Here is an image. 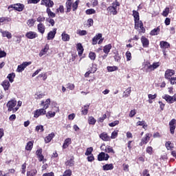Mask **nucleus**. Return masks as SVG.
I'll return each mask as SVG.
<instances>
[{
  "label": "nucleus",
  "instance_id": "nucleus-13",
  "mask_svg": "<svg viewBox=\"0 0 176 176\" xmlns=\"http://www.w3.org/2000/svg\"><path fill=\"white\" fill-rule=\"evenodd\" d=\"M100 149L102 151H104L107 153H115V151H113V148H112V147H111V146H101Z\"/></svg>",
  "mask_w": 176,
  "mask_h": 176
},
{
  "label": "nucleus",
  "instance_id": "nucleus-45",
  "mask_svg": "<svg viewBox=\"0 0 176 176\" xmlns=\"http://www.w3.org/2000/svg\"><path fill=\"white\" fill-rule=\"evenodd\" d=\"M36 173H38V171H36V170H32L30 171H28L27 176H35V175H36Z\"/></svg>",
  "mask_w": 176,
  "mask_h": 176
},
{
  "label": "nucleus",
  "instance_id": "nucleus-58",
  "mask_svg": "<svg viewBox=\"0 0 176 176\" xmlns=\"http://www.w3.org/2000/svg\"><path fill=\"white\" fill-rule=\"evenodd\" d=\"M78 1H76L73 4H72L73 12H75V10L78 9Z\"/></svg>",
  "mask_w": 176,
  "mask_h": 176
},
{
  "label": "nucleus",
  "instance_id": "nucleus-43",
  "mask_svg": "<svg viewBox=\"0 0 176 176\" xmlns=\"http://www.w3.org/2000/svg\"><path fill=\"white\" fill-rule=\"evenodd\" d=\"M89 105L84 106V109L82 110V115H87V113H89Z\"/></svg>",
  "mask_w": 176,
  "mask_h": 176
},
{
  "label": "nucleus",
  "instance_id": "nucleus-21",
  "mask_svg": "<svg viewBox=\"0 0 176 176\" xmlns=\"http://www.w3.org/2000/svg\"><path fill=\"white\" fill-rule=\"evenodd\" d=\"M100 138L102 140V141H109L111 140V138L108 134L105 132L102 133L99 135Z\"/></svg>",
  "mask_w": 176,
  "mask_h": 176
},
{
  "label": "nucleus",
  "instance_id": "nucleus-3",
  "mask_svg": "<svg viewBox=\"0 0 176 176\" xmlns=\"http://www.w3.org/2000/svg\"><path fill=\"white\" fill-rule=\"evenodd\" d=\"M162 98L168 102V104H173L176 101V94L173 96H170V95H165L162 96Z\"/></svg>",
  "mask_w": 176,
  "mask_h": 176
},
{
  "label": "nucleus",
  "instance_id": "nucleus-5",
  "mask_svg": "<svg viewBox=\"0 0 176 176\" xmlns=\"http://www.w3.org/2000/svg\"><path fill=\"white\" fill-rule=\"evenodd\" d=\"M102 38V34H98L96 36H94L92 38V42H93V45H97V41H98V39H100V41H98V45H101V43H102L104 38Z\"/></svg>",
  "mask_w": 176,
  "mask_h": 176
},
{
  "label": "nucleus",
  "instance_id": "nucleus-18",
  "mask_svg": "<svg viewBox=\"0 0 176 176\" xmlns=\"http://www.w3.org/2000/svg\"><path fill=\"white\" fill-rule=\"evenodd\" d=\"M141 42L143 47H148V46H149V40L144 36L141 37Z\"/></svg>",
  "mask_w": 176,
  "mask_h": 176
},
{
  "label": "nucleus",
  "instance_id": "nucleus-50",
  "mask_svg": "<svg viewBox=\"0 0 176 176\" xmlns=\"http://www.w3.org/2000/svg\"><path fill=\"white\" fill-rule=\"evenodd\" d=\"M43 125H38L36 126V131L43 133L44 131Z\"/></svg>",
  "mask_w": 176,
  "mask_h": 176
},
{
  "label": "nucleus",
  "instance_id": "nucleus-41",
  "mask_svg": "<svg viewBox=\"0 0 176 176\" xmlns=\"http://www.w3.org/2000/svg\"><path fill=\"white\" fill-rule=\"evenodd\" d=\"M159 32H160V29L159 28H157L151 30V32H150V35H157Z\"/></svg>",
  "mask_w": 176,
  "mask_h": 176
},
{
  "label": "nucleus",
  "instance_id": "nucleus-54",
  "mask_svg": "<svg viewBox=\"0 0 176 176\" xmlns=\"http://www.w3.org/2000/svg\"><path fill=\"white\" fill-rule=\"evenodd\" d=\"M126 61H131V52L129 51L126 52Z\"/></svg>",
  "mask_w": 176,
  "mask_h": 176
},
{
  "label": "nucleus",
  "instance_id": "nucleus-6",
  "mask_svg": "<svg viewBox=\"0 0 176 176\" xmlns=\"http://www.w3.org/2000/svg\"><path fill=\"white\" fill-rule=\"evenodd\" d=\"M42 115H46V110L45 109H39L34 112V118H39Z\"/></svg>",
  "mask_w": 176,
  "mask_h": 176
},
{
  "label": "nucleus",
  "instance_id": "nucleus-40",
  "mask_svg": "<svg viewBox=\"0 0 176 176\" xmlns=\"http://www.w3.org/2000/svg\"><path fill=\"white\" fill-rule=\"evenodd\" d=\"M96 122H97V120L94 119V117L93 116L89 117L88 118L89 124H92V125L96 124Z\"/></svg>",
  "mask_w": 176,
  "mask_h": 176
},
{
  "label": "nucleus",
  "instance_id": "nucleus-34",
  "mask_svg": "<svg viewBox=\"0 0 176 176\" xmlns=\"http://www.w3.org/2000/svg\"><path fill=\"white\" fill-rule=\"evenodd\" d=\"M165 146L168 151H172L174 148V144H173L170 141L166 142Z\"/></svg>",
  "mask_w": 176,
  "mask_h": 176
},
{
  "label": "nucleus",
  "instance_id": "nucleus-57",
  "mask_svg": "<svg viewBox=\"0 0 176 176\" xmlns=\"http://www.w3.org/2000/svg\"><path fill=\"white\" fill-rule=\"evenodd\" d=\"M29 27H33V25L35 24V20L34 19H29L27 23Z\"/></svg>",
  "mask_w": 176,
  "mask_h": 176
},
{
  "label": "nucleus",
  "instance_id": "nucleus-64",
  "mask_svg": "<svg viewBox=\"0 0 176 176\" xmlns=\"http://www.w3.org/2000/svg\"><path fill=\"white\" fill-rule=\"evenodd\" d=\"M170 82V85H175L176 83V77H171L170 79H169Z\"/></svg>",
  "mask_w": 176,
  "mask_h": 176
},
{
  "label": "nucleus",
  "instance_id": "nucleus-51",
  "mask_svg": "<svg viewBox=\"0 0 176 176\" xmlns=\"http://www.w3.org/2000/svg\"><path fill=\"white\" fill-rule=\"evenodd\" d=\"M74 164H75V162L72 158L70 160L66 162L65 163L66 166H69L70 167H72V166H74Z\"/></svg>",
  "mask_w": 176,
  "mask_h": 176
},
{
  "label": "nucleus",
  "instance_id": "nucleus-35",
  "mask_svg": "<svg viewBox=\"0 0 176 176\" xmlns=\"http://www.w3.org/2000/svg\"><path fill=\"white\" fill-rule=\"evenodd\" d=\"M133 16L134 17L135 21H138V20H140V13L138 12V11L133 10Z\"/></svg>",
  "mask_w": 176,
  "mask_h": 176
},
{
  "label": "nucleus",
  "instance_id": "nucleus-14",
  "mask_svg": "<svg viewBox=\"0 0 176 176\" xmlns=\"http://www.w3.org/2000/svg\"><path fill=\"white\" fill-rule=\"evenodd\" d=\"M41 5H45L47 8H53L54 3L52 0H41Z\"/></svg>",
  "mask_w": 176,
  "mask_h": 176
},
{
  "label": "nucleus",
  "instance_id": "nucleus-12",
  "mask_svg": "<svg viewBox=\"0 0 176 176\" xmlns=\"http://www.w3.org/2000/svg\"><path fill=\"white\" fill-rule=\"evenodd\" d=\"M56 34H57V29L54 28L52 31H50L47 34V41H52V39H54V36H56Z\"/></svg>",
  "mask_w": 176,
  "mask_h": 176
},
{
  "label": "nucleus",
  "instance_id": "nucleus-49",
  "mask_svg": "<svg viewBox=\"0 0 176 176\" xmlns=\"http://www.w3.org/2000/svg\"><path fill=\"white\" fill-rule=\"evenodd\" d=\"M89 57L91 60H92L93 61H94V60H96V53L93 52H89Z\"/></svg>",
  "mask_w": 176,
  "mask_h": 176
},
{
  "label": "nucleus",
  "instance_id": "nucleus-47",
  "mask_svg": "<svg viewBox=\"0 0 176 176\" xmlns=\"http://www.w3.org/2000/svg\"><path fill=\"white\" fill-rule=\"evenodd\" d=\"M141 23L142 24V21L138 20V21H135V30H138L140 27L141 26Z\"/></svg>",
  "mask_w": 176,
  "mask_h": 176
},
{
  "label": "nucleus",
  "instance_id": "nucleus-16",
  "mask_svg": "<svg viewBox=\"0 0 176 176\" xmlns=\"http://www.w3.org/2000/svg\"><path fill=\"white\" fill-rule=\"evenodd\" d=\"M175 72L173 69H167L165 72V78L166 79H170L173 75H174Z\"/></svg>",
  "mask_w": 176,
  "mask_h": 176
},
{
  "label": "nucleus",
  "instance_id": "nucleus-53",
  "mask_svg": "<svg viewBox=\"0 0 176 176\" xmlns=\"http://www.w3.org/2000/svg\"><path fill=\"white\" fill-rule=\"evenodd\" d=\"M86 14H95L96 11L94 9L91 8V9H88L85 11Z\"/></svg>",
  "mask_w": 176,
  "mask_h": 176
},
{
  "label": "nucleus",
  "instance_id": "nucleus-32",
  "mask_svg": "<svg viewBox=\"0 0 176 176\" xmlns=\"http://www.w3.org/2000/svg\"><path fill=\"white\" fill-rule=\"evenodd\" d=\"M33 146H34V142L30 141L27 143V144L25 146V149H26V151H32Z\"/></svg>",
  "mask_w": 176,
  "mask_h": 176
},
{
  "label": "nucleus",
  "instance_id": "nucleus-42",
  "mask_svg": "<svg viewBox=\"0 0 176 176\" xmlns=\"http://www.w3.org/2000/svg\"><path fill=\"white\" fill-rule=\"evenodd\" d=\"M107 71L109 72H113L114 71H118V67L116 66H108Z\"/></svg>",
  "mask_w": 176,
  "mask_h": 176
},
{
  "label": "nucleus",
  "instance_id": "nucleus-36",
  "mask_svg": "<svg viewBox=\"0 0 176 176\" xmlns=\"http://www.w3.org/2000/svg\"><path fill=\"white\" fill-rule=\"evenodd\" d=\"M10 21H12V19L9 17L0 18V24L1 23H4V24H6V23H9Z\"/></svg>",
  "mask_w": 176,
  "mask_h": 176
},
{
  "label": "nucleus",
  "instance_id": "nucleus-31",
  "mask_svg": "<svg viewBox=\"0 0 176 176\" xmlns=\"http://www.w3.org/2000/svg\"><path fill=\"white\" fill-rule=\"evenodd\" d=\"M77 50L78 52V56H82V54H83L84 49L81 43L77 44Z\"/></svg>",
  "mask_w": 176,
  "mask_h": 176
},
{
  "label": "nucleus",
  "instance_id": "nucleus-4",
  "mask_svg": "<svg viewBox=\"0 0 176 176\" xmlns=\"http://www.w3.org/2000/svg\"><path fill=\"white\" fill-rule=\"evenodd\" d=\"M10 8H13L15 10H17V12H23V10H24V5L21 4V3H16V4H14V5H10L8 7V10Z\"/></svg>",
  "mask_w": 176,
  "mask_h": 176
},
{
  "label": "nucleus",
  "instance_id": "nucleus-22",
  "mask_svg": "<svg viewBox=\"0 0 176 176\" xmlns=\"http://www.w3.org/2000/svg\"><path fill=\"white\" fill-rule=\"evenodd\" d=\"M72 142V139L69 138L65 140L63 145V148L67 149V148L69 147V145H71Z\"/></svg>",
  "mask_w": 176,
  "mask_h": 176
},
{
  "label": "nucleus",
  "instance_id": "nucleus-17",
  "mask_svg": "<svg viewBox=\"0 0 176 176\" xmlns=\"http://www.w3.org/2000/svg\"><path fill=\"white\" fill-rule=\"evenodd\" d=\"M37 30L40 32V34H42V35H43V34H45V30H46V28L45 27V25H43V23H40L37 25Z\"/></svg>",
  "mask_w": 176,
  "mask_h": 176
},
{
  "label": "nucleus",
  "instance_id": "nucleus-2",
  "mask_svg": "<svg viewBox=\"0 0 176 176\" xmlns=\"http://www.w3.org/2000/svg\"><path fill=\"white\" fill-rule=\"evenodd\" d=\"M16 105H17V101H16V100H11L10 101H8V102L6 104V107L8 109V112H17V111H19V107H16ZM14 107H16L14 108Z\"/></svg>",
  "mask_w": 176,
  "mask_h": 176
},
{
  "label": "nucleus",
  "instance_id": "nucleus-19",
  "mask_svg": "<svg viewBox=\"0 0 176 176\" xmlns=\"http://www.w3.org/2000/svg\"><path fill=\"white\" fill-rule=\"evenodd\" d=\"M36 155L38 157L39 162H43L45 157L42 155V148H39L36 151Z\"/></svg>",
  "mask_w": 176,
  "mask_h": 176
},
{
  "label": "nucleus",
  "instance_id": "nucleus-37",
  "mask_svg": "<svg viewBox=\"0 0 176 176\" xmlns=\"http://www.w3.org/2000/svg\"><path fill=\"white\" fill-rule=\"evenodd\" d=\"M131 93V87H128L125 91H124L123 97L127 98Z\"/></svg>",
  "mask_w": 176,
  "mask_h": 176
},
{
  "label": "nucleus",
  "instance_id": "nucleus-29",
  "mask_svg": "<svg viewBox=\"0 0 176 176\" xmlns=\"http://www.w3.org/2000/svg\"><path fill=\"white\" fill-rule=\"evenodd\" d=\"M112 49V45L108 44L104 47L103 52L105 54H108L111 50Z\"/></svg>",
  "mask_w": 176,
  "mask_h": 176
},
{
  "label": "nucleus",
  "instance_id": "nucleus-38",
  "mask_svg": "<svg viewBox=\"0 0 176 176\" xmlns=\"http://www.w3.org/2000/svg\"><path fill=\"white\" fill-rule=\"evenodd\" d=\"M46 12L49 17H52V18L56 17V14L52 12V10H50V8H47Z\"/></svg>",
  "mask_w": 176,
  "mask_h": 176
},
{
  "label": "nucleus",
  "instance_id": "nucleus-61",
  "mask_svg": "<svg viewBox=\"0 0 176 176\" xmlns=\"http://www.w3.org/2000/svg\"><path fill=\"white\" fill-rule=\"evenodd\" d=\"M71 175H72V170H67L66 171H65V173L63 175V176H71Z\"/></svg>",
  "mask_w": 176,
  "mask_h": 176
},
{
  "label": "nucleus",
  "instance_id": "nucleus-44",
  "mask_svg": "<svg viewBox=\"0 0 176 176\" xmlns=\"http://www.w3.org/2000/svg\"><path fill=\"white\" fill-rule=\"evenodd\" d=\"M168 13H170V8L166 7L162 12V16H164V17H167Z\"/></svg>",
  "mask_w": 176,
  "mask_h": 176
},
{
  "label": "nucleus",
  "instance_id": "nucleus-60",
  "mask_svg": "<svg viewBox=\"0 0 176 176\" xmlns=\"http://www.w3.org/2000/svg\"><path fill=\"white\" fill-rule=\"evenodd\" d=\"M118 124H119V120H116L111 123H109V126H110V127H115V126H118Z\"/></svg>",
  "mask_w": 176,
  "mask_h": 176
},
{
  "label": "nucleus",
  "instance_id": "nucleus-25",
  "mask_svg": "<svg viewBox=\"0 0 176 176\" xmlns=\"http://www.w3.org/2000/svg\"><path fill=\"white\" fill-rule=\"evenodd\" d=\"M54 133H50L45 138V144H49L53 138H54Z\"/></svg>",
  "mask_w": 176,
  "mask_h": 176
},
{
  "label": "nucleus",
  "instance_id": "nucleus-8",
  "mask_svg": "<svg viewBox=\"0 0 176 176\" xmlns=\"http://www.w3.org/2000/svg\"><path fill=\"white\" fill-rule=\"evenodd\" d=\"M149 140H151V134L146 133L145 135V137L142 138L141 142L140 143V146H142L143 145H146L148 142H149Z\"/></svg>",
  "mask_w": 176,
  "mask_h": 176
},
{
  "label": "nucleus",
  "instance_id": "nucleus-26",
  "mask_svg": "<svg viewBox=\"0 0 176 176\" xmlns=\"http://www.w3.org/2000/svg\"><path fill=\"white\" fill-rule=\"evenodd\" d=\"M41 105H43V109H45V110H46V109H47V108H49V105H50V99H47L46 100H45V102H44V101H42L41 102Z\"/></svg>",
  "mask_w": 176,
  "mask_h": 176
},
{
  "label": "nucleus",
  "instance_id": "nucleus-11",
  "mask_svg": "<svg viewBox=\"0 0 176 176\" xmlns=\"http://www.w3.org/2000/svg\"><path fill=\"white\" fill-rule=\"evenodd\" d=\"M0 32L3 38H8V39H12V33H10V32L0 29Z\"/></svg>",
  "mask_w": 176,
  "mask_h": 176
},
{
  "label": "nucleus",
  "instance_id": "nucleus-55",
  "mask_svg": "<svg viewBox=\"0 0 176 176\" xmlns=\"http://www.w3.org/2000/svg\"><path fill=\"white\" fill-rule=\"evenodd\" d=\"M118 133H119V131H114L112 132L111 136V140H115V138L118 137Z\"/></svg>",
  "mask_w": 176,
  "mask_h": 176
},
{
  "label": "nucleus",
  "instance_id": "nucleus-48",
  "mask_svg": "<svg viewBox=\"0 0 176 176\" xmlns=\"http://www.w3.org/2000/svg\"><path fill=\"white\" fill-rule=\"evenodd\" d=\"M43 97H45V94H36L34 95V98L36 100H41V98H43Z\"/></svg>",
  "mask_w": 176,
  "mask_h": 176
},
{
  "label": "nucleus",
  "instance_id": "nucleus-1",
  "mask_svg": "<svg viewBox=\"0 0 176 176\" xmlns=\"http://www.w3.org/2000/svg\"><path fill=\"white\" fill-rule=\"evenodd\" d=\"M120 6V3L119 1H115L112 3L111 6L107 8V10L110 13V14H113V16L118 14V9Z\"/></svg>",
  "mask_w": 176,
  "mask_h": 176
},
{
  "label": "nucleus",
  "instance_id": "nucleus-28",
  "mask_svg": "<svg viewBox=\"0 0 176 176\" xmlns=\"http://www.w3.org/2000/svg\"><path fill=\"white\" fill-rule=\"evenodd\" d=\"M104 171H108V170H113V164H107L102 166Z\"/></svg>",
  "mask_w": 176,
  "mask_h": 176
},
{
  "label": "nucleus",
  "instance_id": "nucleus-39",
  "mask_svg": "<svg viewBox=\"0 0 176 176\" xmlns=\"http://www.w3.org/2000/svg\"><path fill=\"white\" fill-rule=\"evenodd\" d=\"M66 8H67V13H69V12H71V9L72 8V2L67 1L66 2Z\"/></svg>",
  "mask_w": 176,
  "mask_h": 176
},
{
  "label": "nucleus",
  "instance_id": "nucleus-33",
  "mask_svg": "<svg viewBox=\"0 0 176 176\" xmlns=\"http://www.w3.org/2000/svg\"><path fill=\"white\" fill-rule=\"evenodd\" d=\"M7 78L10 83H13V82L14 81V78H16V74L14 73H11L8 75Z\"/></svg>",
  "mask_w": 176,
  "mask_h": 176
},
{
  "label": "nucleus",
  "instance_id": "nucleus-46",
  "mask_svg": "<svg viewBox=\"0 0 176 176\" xmlns=\"http://www.w3.org/2000/svg\"><path fill=\"white\" fill-rule=\"evenodd\" d=\"M77 34L80 35V36H83L85 35H87V32L86 30H78Z\"/></svg>",
  "mask_w": 176,
  "mask_h": 176
},
{
  "label": "nucleus",
  "instance_id": "nucleus-59",
  "mask_svg": "<svg viewBox=\"0 0 176 176\" xmlns=\"http://www.w3.org/2000/svg\"><path fill=\"white\" fill-rule=\"evenodd\" d=\"M66 86L67 89H69V90H74V89H75V85L72 83H68Z\"/></svg>",
  "mask_w": 176,
  "mask_h": 176
},
{
  "label": "nucleus",
  "instance_id": "nucleus-24",
  "mask_svg": "<svg viewBox=\"0 0 176 176\" xmlns=\"http://www.w3.org/2000/svg\"><path fill=\"white\" fill-rule=\"evenodd\" d=\"M49 51V45L46 44L44 47V49L41 50V51L39 53L40 57H42V56H45L46 53Z\"/></svg>",
  "mask_w": 176,
  "mask_h": 176
},
{
  "label": "nucleus",
  "instance_id": "nucleus-23",
  "mask_svg": "<svg viewBox=\"0 0 176 176\" xmlns=\"http://www.w3.org/2000/svg\"><path fill=\"white\" fill-rule=\"evenodd\" d=\"M144 69L146 72H151L152 69V65L151 63L146 62L144 66Z\"/></svg>",
  "mask_w": 176,
  "mask_h": 176
},
{
  "label": "nucleus",
  "instance_id": "nucleus-52",
  "mask_svg": "<svg viewBox=\"0 0 176 176\" xmlns=\"http://www.w3.org/2000/svg\"><path fill=\"white\" fill-rule=\"evenodd\" d=\"M46 116L48 119H50V118H54V116H56V112L54 111L52 113V111H49Z\"/></svg>",
  "mask_w": 176,
  "mask_h": 176
},
{
  "label": "nucleus",
  "instance_id": "nucleus-63",
  "mask_svg": "<svg viewBox=\"0 0 176 176\" xmlns=\"http://www.w3.org/2000/svg\"><path fill=\"white\" fill-rule=\"evenodd\" d=\"M56 10L57 12H60V13H64V6L60 5Z\"/></svg>",
  "mask_w": 176,
  "mask_h": 176
},
{
  "label": "nucleus",
  "instance_id": "nucleus-56",
  "mask_svg": "<svg viewBox=\"0 0 176 176\" xmlns=\"http://www.w3.org/2000/svg\"><path fill=\"white\" fill-rule=\"evenodd\" d=\"M92 152H93V147H89L87 148V151L85 152V155L89 156V155H91Z\"/></svg>",
  "mask_w": 176,
  "mask_h": 176
},
{
  "label": "nucleus",
  "instance_id": "nucleus-7",
  "mask_svg": "<svg viewBox=\"0 0 176 176\" xmlns=\"http://www.w3.org/2000/svg\"><path fill=\"white\" fill-rule=\"evenodd\" d=\"M30 64L31 62H24L21 65H19L16 69L17 72H23V71H24L28 65H30Z\"/></svg>",
  "mask_w": 176,
  "mask_h": 176
},
{
  "label": "nucleus",
  "instance_id": "nucleus-62",
  "mask_svg": "<svg viewBox=\"0 0 176 176\" xmlns=\"http://www.w3.org/2000/svg\"><path fill=\"white\" fill-rule=\"evenodd\" d=\"M160 66V65L159 64V63H154L153 65H151L153 71H155V69H156V68H158V67Z\"/></svg>",
  "mask_w": 176,
  "mask_h": 176
},
{
  "label": "nucleus",
  "instance_id": "nucleus-27",
  "mask_svg": "<svg viewBox=\"0 0 176 176\" xmlns=\"http://www.w3.org/2000/svg\"><path fill=\"white\" fill-rule=\"evenodd\" d=\"M160 45L162 49H168L170 47V43L167 41H160Z\"/></svg>",
  "mask_w": 176,
  "mask_h": 176
},
{
  "label": "nucleus",
  "instance_id": "nucleus-9",
  "mask_svg": "<svg viewBox=\"0 0 176 176\" xmlns=\"http://www.w3.org/2000/svg\"><path fill=\"white\" fill-rule=\"evenodd\" d=\"M108 159H109V155L106 154L104 152L100 153L98 155V160L99 162H102V160H108Z\"/></svg>",
  "mask_w": 176,
  "mask_h": 176
},
{
  "label": "nucleus",
  "instance_id": "nucleus-10",
  "mask_svg": "<svg viewBox=\"0 0 176 176\" xmlns=\"http://www.w3.org/2000/svg\"><path fill=\"white\" fill-rule=\"evenodd\" d=\"M25 36L28 39H35V38H38V34L35 32L30 31L25 34Z\"/></svg>",
  "mask_w": 176,
  "mask_h": 176
},
{
  "label": "nucleus",
  "instance_id": "nucleus-30",
  "mask_svg": "<svg viewBox=\"0 0 176 176\" xmlns=\"http://www.w3.org/2000/svg\"><path fill=\"white\" fill-rule=\"evenodd\" d=\"M2 86L4 89V90H9V87H10V82H9L8 80H4L3 82H2Z\"/></svg>",
  "mask_w": 176,
  "mask_h": 176
},
{
  "label": "nucleus",
  "instance_id": "nucleus-20",
  "mask_svg": "<svg viewBox=\"0 0 176 176\" xmlns=\"http://www.w3.org/2000/svg\"><path fill=\"white\" fill-rule=\"evenodd\" d=\"M61 36H62V41L63 42H69V39H71L69 34H67V32H63L62 33Z\"/></svg>",
  "mask_w": 176,
  "mask_h": 176
},
{
  "label": "nucleus",
  "instance_id": "nucleus-15",
  "mask_svg": "<svg viewBox=\"0 0 176 176\" xmlns=\"http://www.w3.org/2000/svg\"><path fill=\"white\" fill-rule=\"evenodd\" d=\"M175 119H173L170 121L169 122V126H170V131L172 134H174L175 130Z\"/></svg>",
  "mask_w": 176,
  "mask_h": 176
}]
</instances>
